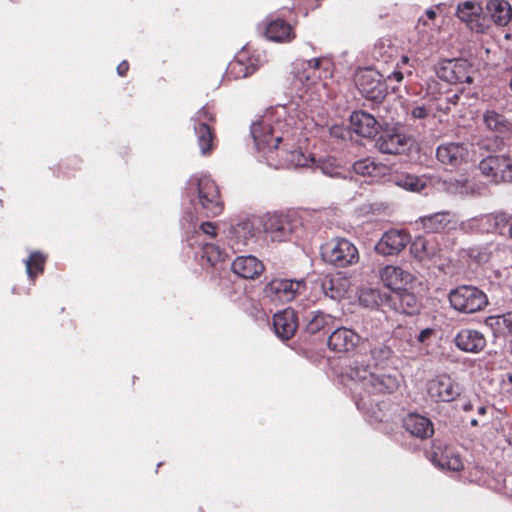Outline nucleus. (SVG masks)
Masks as SVG:
<instances>
[{
	"label": "nucleus",
	"instance_id": "1",
	"mask_svg": "<svg viewBox=\"0 0 512 512\" xmlns=\"http://www.w3.org/2000/svg\"><path fill=\"white\" fill-rule=\"evenodd\" d=\"M303 130V119L295 109L286 106L268 109L250 129L258 151L276 152V168H310L314 167L316 159L302 150L307 142Z\"/></svg>",
	"mask_w": 512,
	"mask_h": 512
},
{
	"label": "nucleus",
	"instance_id": "2",
	"mask_svg": "<svg viewBox=\"0 0 512 512\" xmlns=\"http://www.w3.org/2000/svg\"><path fill=\"white\" fill-rule=\"evenodd\" d=\"M293 85L298 96L311 111L323 107L332 97L330 88V62L322 58L297 60L293 67Z\"/></svg>",
	"mask_w": 512,
	"mask_h": 512
},
{
	"label": "nucleus",
	"instance_id": "3",
	"mask_svg": "<svg viewBox=\"0 0 512 512\" xmlns=\"http://www.w3.org/2000/svg\"><path fill=\"white\" fill-rule=\"evenodd\" d=\"M186 194L196 212L200 211L206 216H216L222 211V201L219 188L215 181L206 174L192 175L186 185Z\"/></svg>",
	"mask_w": 512,
	"mask_h": 512
},
{
	"label": "nucleus",
	"instance_id": "4",
	"mask_svg": "<svg viewBox=\"0 0 512 512\" xmlns=\"http://www.w3.org/2000/svg\"><path fill=\"white\" fill-rule=\"evenodd\" d=\"M349 378L360 386L368 395L393 393L399 387V380L394 375H376L365 364L362 356H357L348 372Z\"/></svg>",
	"mask_w": 512,
	"mask_h": 512
},
{
	"label": "nucleus",
	"instance_id": "5",
	"mask_svg": "<svg viewBox=\"0 0 512 512\" xmlns=\"http://www.w3.org/2000/svg\"><path fill=\"white\" fill-rule=\"evenodd\" d=\"M451 307L466 314L482 311L488 305L487 295L476 286L460 285L448 294Z\"/></svg>",
	"mask_w": 512,
	"mask_h": 512
},
{
	"label": "nucleus",
	"instance_id": "6",
	"mask_svg": "<svg viewBox=\"0 0 512 512\" xmlns=\"http://www.w3.org/2000/svg\"><path fill=\"white\" fill-rule=\"evenodd\" d=\"M300 226V220L295 213L267 214L263 221V229L266 236L272 242H285Z\"/></svg>",
	"mask_w": 512,
	"mask_h": 512
},
{
	"label": "nucleus",
	"instance_id": "7",
	"mask_svg": "<svg viewBox=\"0 0 512 512\" xmlns=\"http://www.w3.org/2000/svg\"><path fill=\"white\" fill-rule=\"evenodd\" d=\"M321 255L325 262L336 267H347L359 260L356 246L347 239L334 238L321 247Z\"/></svg>",
	"mask_w": 512,
	"mask_h": 512
},
{
	"label": "nucleus",
	"instance_id": "8",
	"mask_svg": "<svg viewBox=\"0 0 512 512\" xmlns=\"http://www.w3.org/2000/svg\"><path fill=\"white\" fill-rule=\"evenodd\" d=\"M510 222V217L504 212L482 214L464 220L460 229L465 233H493L504 235Z\"/></svg>",
	"mask_w": 512,
	"mask_h": 512
},
{
	"label": "nucleus",
	"instance_id": "9",
	"mask_svg": "<svg viewBox=\"0 0 512 512\" xmlns=\"http://www.w3.org/2000/svg\"><path fill=\"white\" fill-rule=\"evenodd\" d=\"M194 132L201 155H210L214 149V135L208 122L214 121V114L205 105L192 117Z\"/></svg>",
	"mask_w": 512,
	"mask_h": 512
},
{
	"label": "nucleus",
	"instance_id": "10",
	"mask_svg": "<svg viewBox=\"0 0 512 512\" xmlns=\"http://www.w3.org/2000/svg\"><path fill=\"white\" fill-rule=\"evenodd\" d=\"M355 83L360 93L367 99L381 101L386 96L388 85L382 81V75L374 69L359 70L355 75Z\"/></svg>",
	"mask_w": 512,
	"mask_h": 512
},
{
	"label": "nucleus",
	"instance_id": "11",
	"mask_svg": "<svg viewBox=\"0 0 512 512\" xmlns=\"http://www.w3.org/2000/svg\"><path fill=\"white\" fill-rule=\"evenodd\" d=\"M258 233L259 228L256 219H243L227 229L226 239L233 252H237L254 242Z\"/></svg>",
	"mask_w": 512,
	"mask_h": 512
},
{
	"label": "nucleus",
	"instance_id": "12",
	"mask_svg": "<svg viewBox=\"0 0 512 512\" xmlns=\"http://www.w3.org/2000/svg\"><path fill=\"white\" fill-rule=\"evenodd\" d=\"M479 170L495 184L512 183V159L509 156H489L479 163Z\"/></svg>",
	"mask_w": 512,
	"mask_h": 512
},
{
	"label": "nucleus",
	"instance_id": "13",
	"mask_svg": "<svg viewBox=\"0 0 512 512\" xmlns=\"http://www.w3.org/2000/svg\"><path fill=\"white\" fill-rule=\"evenodd\" d=\"M305 288L304 281L273 279L264 288L265 297L271 302L285 304L292 301Z\"/></svg>",
	"mask_w": 512,
	"mask_h": 512
},
{
	"label": "nucleus",
	"instance_id": "14",
	"mask_svg": "<svg viewBox=\"0 0 512 512\" xmlns=\"http://www.w3.org/2000/svg\"><path fill=\"white\" fill-rule=\"evenodd\" d=\"M412 146L411 138L397 128L383 130L375 141L376 149L382 154L399 155Z\"/></svg>",
	"mask_w": 512,
	"mask_h": 512
},
{
	"label": "nucleus",
	"instance_id": "15",
	"mask_svg": "<svg viewBox=\"0 0 512 512\" xmlns=\"http://www.w3.org/2000/svg\"><path fill=\"white\" fill-rule=\"evenodd\" d=\"M426 389L429 398L436 403L452 402L462 392L460 385L447 374H441L429 380Z\"/></svg>",
	"mask_w": 512,
	"mask_h": 512
},
{
	"label": "nucleus",
	"instance_id": "16",
	"mask_svg": "<svg viewBox=\"0 0 512 512\" xmlns=\"http://www.w3.org/2000/svg\"><path fill=\"white\" fill-rule=\"evenodd\" d=\"M194 215L187 213L183 217L182 227L186 234L188 245L195 248L202 245L217 235L216 226L213 222H202L198 227L194 223Z\"/></svg>",
	"mask_w": 512,
	"mask_h": 512
},
{
	"label": "nucleus",
	"instance_id": "17",
	"mask_svg": "<svg viewBox=\"0 0 512 512\" xmlns=\"http://www.w3.org/2000/svg\"><path fill=\"white\" fill-rule=\"evenodd\" d=\"M471 73L472 68L465 60H444L436 69V74L441 80L452 84H471L473 82Z\"/></svg>",
	"mask_w": 512,
	"mask_h": 512
},
{
	"label": "nucleus",
	"instance_id": "18",
	"mask_svg": "<svg viewBox=\"0 0 512 512\" xmlns=\"http://www.w3.org/2000/svg\"><path fill=\"white\" fill-rule=\"evenodd\" d=\"M410 235L404 230L386 231L375 245V251L383 256L399 254L410 242Z\"/></svg>",
	"mask_w": 512,
	"mask_h": 512
},
{
	"label": "nucleus",
	"instance_id": "19",
	"mask_svg": "<svg viewBox=\"0 0 512 512\" xmlns=\"http://www.w3.org/2000/svg\"><path fill=\"white\" fill-rule=\"evenodd\" d=\"M260 66V57L255 55L249 56L248 51L244 48L229 63L226 73L235 79L246 78L252 75Z\"/></svg>",
	"mask_w": 512,
	"mask_h": 512
},
{
	"label": "nucleus",
	"instance_id": "20",
	"mask_svg": "<svg viewBox=\"0 0 512 512\" xmlns=\"http://www.w3.org/2000/svg\"><path fill=\"white\" fill-rule=\"evenodd\" d=\"M361 336L346 327H336L328 337V346L335 352H350L359 344Z\"/></svg>",
	"mask_w": 512,
	"mask_h": 512
},
{
	"label": "nucleus",
	"instance_id": "21",
	"mask_svg": "<svg viewBox=\"0 0 512 512\" xmlns=\"http://www.w3.org/2000/svg\"><path fill=\"white\" fill-rule=\"evenodd\" d=\"M483 9L481 5L473 0L459 3L456 10L457 17L467 23L471 30L476 32H483L485 24L482 23Z\"/></svg>",
	"mask_w": 512,
	"mask_h": 512
},
{
	"label": "nucleus",
	"instance_id": "22",
	"mask_svg": "<svg viewBox=\"0 0 512 512\" xmlns=\"http://www.w3.org/2000/svg\"><path fill=\"white\" fill-rule=\"evenodd\" d=\"M273 327L275 334L282 340L292 338L298 327V319L295 311L286 308L274 314Z\"/></svg>",
	"mask_w": 512,
	"mask_h": 512
},
{
	"label": "nucleus",
	"instance_id": "23",
	"mask_svg": "<svg viewBox=\"0 0 512 512\" xmlns=\"http://www.w3.org/2000/svg\"><path fill=\"white\" fill-rule=\"evenodd\" d=\"M379 276L384 285L390 288L392 292L401 290L411 284L414 279L411 273L392 265L380 269Z\"/></svg>",
	"mask_w": 512,
	"mask_h": 512
},
{
	"label": "nucleus",
	"instance_id": "24",
	"mask_svg": "<svg viewBox=\"0 0 512 512\" xmlns=\"http://www.w3.org/2000/svg\"><path fill=\"white\" fill-rule=\"evenodd\" d=\"M458 349L468 353H478L486 346L484 335L478 330L461 329L454 338Z\"/></svg>",
	"mask_w": 512,
	"mask_h": 512
},
{
	"label": "nucleus",
	"instance_id": "25",
	"mask_svg": "<svg viewBox=\"0 0 512 512\" xmlns=\"http://www.w3.org/2000/svg\"><path fill=\"white\" fill-rule=\"evenodd\" d=\"M321 290L326 297L333 300H341L350 289L349 278L341 274L327 275L320 279Z\"/></svg>",
	"mask_w": 512,
	"mask_h": 512
},
{
	"label": "nucleus",
	"instance_id": "26",
	"mask_svg": "<svg viewBox=\"0 0 512 512\" xmlns=\"http://www.w3.org/2000/svg\"><path fill=\"white\" fill-rule=\"evenodd\" d=\"M440 251L436 236H418L410 246L412 256L420 261L436 257Z\"/></svg>",
	"mask_w": 512,
	"mask_h": 512
},
{
	"label": "nucleus",
	"instance_id": "27",
	"mask_svg": "<svg viewBox=\"0 0 512 512\" xmlns=\"http://www.w3.org/2000/svg\"><path fill=\"white\" fill-rule=\"evenodd\" d=\"M403 427L412 436L426 439L433 435L434 428L431 420L417 413H410L403 419Z\"/></svg>",
	"mask_w": 512,
	"mask_h": 512
},
{
	"label": "nucleus",
	"instance_id": "28",
	"mask_svg": "<svg viewBox=\"0 0 512 512\" xmlns=\"http://www.w3.org/2000/svg\"><path fill=\"white\" fill-rule=\"evenodd\" d=\"M232 271L245 279H254L264 270L263 263L255 256H238L231 264Z\"/></svg>",
	"mask_w": 512,
	"mask_h": 512
},
{
	"label": "nucleus",
	"instance_id": "29",
	"mask_svg": "<svg viewBox=\"0 0 512 512\" xmlns=\"http://www.w3.org/2000/svg\"><path fill=\"white\" fill-rule=\"evenodd\" d=\"M351 129L358 135L370 138L378 132V123L369 113L364 111H355L350 116Z\"/></svg>",
	"mask_w": 512,
	"mask_h": 512
},
{
	"label": "nucleus",
	"instance_id": "30",
	"mask_svg": "<svg viewBox=\"0 0 512 512\" xmlns=\"http://www.w3.org/2000/svg\"><path fill=\"white\" fill-rule=\"evenodd\" d=\"M305 329L310 334H315L324 329L335 327L336 318L320 310L306 312L302 315Z\"/></svg>",
	"mask_w": 512,
	"mask_h": 512
},
{
	"label": "nucleus",
	"instance_id": "31",
	"mask_svg": "<svg viewBox=\"0 0 512 512\" xmlns=\"http://www.w3.org/2000/svg\"><path fill=\"white\" fill-rule=\"evenodd\" d=\"M264 34L268 40L278 43L290 42L295 37L292 26L283 19L268 21Z\"/></svg>",
	"mask_w": 512,
	"mask_h": 512
},
{
	"label": "nucleus",
	"instance_id": "32",
	"mask_svg": "<svg viewBox=\"0 0 512 512\" xmlns=\"http://www.w3.org/2000/svg\"><path fill=\"white\" fill-rule=\"evenodd\" d=\"M467 148L460 143H447L440 145L436 150L437 159L443 164L459 165L467 156Z\"/></svg>",
	"mask_w": 512,
	"mask_h": 512
},
{
	"label": "nucleus",
	"instance_id": "33",
	"mask_svg": "<svg viewBox=\"0 0 512 512\" xmlns=\"http://www.w3.org/2000/svg\"><path fill=\"white\" fill-rule=\"evenodd\" d=\"M396 311L403 314H414L419 309L417 297L407 290V286L401 290L392 292L389 298Z\"/></svg>",
	"mask_w": 512,
	"mask_h": 512
},
{
	"label": "nucleus",
	"instance_id": "34",
	"mask_svg": "<svg viewBox=\"0 0 512 512\" xmlns=\"http://www.w3.org/2000/svg\"><path fill=\"white\" fill-rule=\"evenodd\" d=\"M486 10L498 26H506L512 18V8L506 0H488Z\"/></svg>",
	"mask_w": 512,
	"mask_h": 512
},
{
	"label": "nucleus",
	"instance_id": "35",
	"mask_svg": "<svg viewBox=\"0 0 512 512\" xmlns=\"http://www.w3.org/2000/svg\"><path fill=\"white\" fill-rule=\"evenodd\" d=\"M425 232L429 234L441 233L452 223V216L449 212H437L419 218Z\"/></svg>",
	"mask_w": 512,
	"mask_h": 512
},
{
	"label": "nucleus",
	"instance_id": "36",
	"mask_svg": "<svg viewBox=\"0 0 512 512\" xmlns=\"http://www.w3.org/2000/svg\"><path fill=\"white\" fill-rule=\"evenodd\" d=\"M370 358L374 367L385 368L394 363L396 353L392 345L377 343L370 348Z\"/></svg>",
	"mask_w": 512,
	"mask_h": 512
},
{
	"label": "nucleus",
	"instance_id": "37",
	"mask_svg": "<svg viewBox=\"0 0 512 512\" xmlns=\"http://www.w3.org/2000/svg\"><path fill=\"white\" fill-rule=\"evenodd\" d=\"M434 461L442 469L459 471L463 468V462L460 458V455L448 447H446L440 453L435 452Z\"/></svg>",
	"mask_w": 512,
	"mask_h": 512
},
{
	"label": "nucleus",
	"instance_id": "38",
	"mask_svg": "<svg viewBox=\"0 0 512 512\" xmlns=\"http://www.w3.org/2000/svg\"><path fill=\"white\" fill-rule=\"evenodd\" d=\"M483 120L487 128L495 132H507L512 128V123L504 115L494 110L486 111L483 115Z\"/></svg>",
	"mask_w": 512,
	"mask_h": 512
},
{
	"label": "nucleus",
	"instance_id": "39",
	"mask_svg": "<svg viewBox=\"0 0 512 512\" xmlns=\"http://www.w3.org/2000/svg\"><path fill=\"white\" fill-rule=\"evenodd\" d=\"M196 247L201 248L202 258L206 259L208 265L212 267H216L228 258V254L215 244L206 242L202 245H197Z\"/></svg>",
	"mask_w": 512,
	"mask_h": 512
},
{
	"label": "nucleus",
	"instance_id": "40",
	"mask_svg": "<svg viewBox=\"0 0 512 512\" xmlns=\"http://www.w3.org/2000/svg\"><path fill=\"white\" fill-rule=\"evenodd\" d=\"M397 186L412 192H419L426 186V180L413 174H399L395 177Z\"/></svg>",
	"mask_w": 512,
	"mask_h": 512
},
{
	"label": "nucleus",
	"instance_id": "41",
	"mask_svg": "<svg viewBox=\"0 0 512 512\" xmlns=\"http://www.w3.org/2000/svg\"><path fill=\"white\" fill-rule=\"evenodd\" d=\"M45 261V255L38 251L32 252L29 257L24 260L27 275L31 280L43 272Z\"/></svg>",
	"mask_w": 512,
	"mask_h": 512
},
{
	"label": "nucleus",
	"instance_id": "42",
	"mask_svg": "<svg viewBox=\"0 0 512 512\" xmlns=\"http://www.w3.org/2000/svg\"><path fill=\"white\" fill-rule=\"evenodd\" d=\"M412 339L413 334L411 329L398 327L393 333L392 342L395 346L396 342L399 341L397 351L403 353L408 351L411 347Z\"/></svg>",
	"mask_w": 512,
	"mask_h": 512
},
{
	"label": "nucleus",
	"instance_id": "43",
	"mask_svg": "<svg viewBox=\"0 0 512 512\" xmlns=\"http://www.w3.org/2000/svg\"><path fill=\"white\" fill-rule=\"evenodd\" d=\"M379 165L376 164L371 158L360 159L353 164L355 173L362 176H376V171Z\"/></svg>",
	"mask_w": 512,
	"mask_h": 512
},
{
	"label": "nucleus",
	"instance_id": "44",
	"mask_svg": "<svg viewBox=\"0 0 512 512\" xmlns=\"http://www.w3.org/2000/svg\"><path fill=\"white\" fill-rule=\"evenodd\" d=\"M314 169H320L323 174L331 177H336L340 174L338 167L335 166L330 160H316Z\"/></svg>",
	"mask_w": 512,
	"mask_h": 512
},
{
	"label": "nucleus",
	"instance_id": "45",
	"mask_svg": "<svg viewBox=\"0 0 512 512\" xmlns=\"http://www.w3.org/2000/svg\"><path fill=\"white\" fill-rule=\"evenodd\" d=\"M440 5L435 7H431L425 11V15L421 16L418 19V24L423 26H430V22L434 21L437 16V9H439Z\"/></svg>",
	"mask_w": 512,
	"mask_h": 512
},
{
	"label": "nucleus",
	"instance_id": "46",
	"mask_svg": "<svg viewBox=\"0 0 512 512\" xmlns=\"http://www.w3.org/2000/svg\"><path fill=\"white\" fill-rule=\"evenodd\" d=\"M378 297L379 293L376 290L370 289L363 291L359 298L362 303L368 306L369 304H377Z\"/></svg>",
	"mask_w": 512,
	"mask_h": 512
},
{
	"label": "nucleus",
	"instance_id": "47",
	"mask_svg": "<svg viewBox=\"0 0 512 512\" xmlns=\"http://www.w3.org/2000/svg\"><path fill=\"white\" fill-rule=\"evenodd\" d=\"M498 325H501L507 332L512 333V312L498 318Z\"/></svg>",
	"mask_w": 512,
	"mask_h": 512
},
{
	"label": "nucleus",
	"instance_id": "48",
	"mask_svg": "<svg viewBox=\"0 0 512 512\" xmlns=\"http://www.w3.org/2000/svg\"><path fill=\"white\" fill-rule=\"evenodd\" d=\"M404 71H402L401 69H396L395 71H393L392 73H390L388 76H387V79H386V83L387 85L388 84H391L392 82H401L403 79H404Z\"/></svg>",
	"mask_w": 512,
	"mask_h": 512
},
{
	"label": "nucleus",
	"instance_id": "49",
	"mask_svg": "<svg viewBox=\"0 0 512 512\" xmlns=\"http://www.w3.org/2000/svg\"><path fill=\"white\" fill-rule=\"evenodd\" d=\"M411 115L415 119H424L428 116V111L424 106H415L411 110Z\"/></svg>",
	"mask_w": 512,
	"mask_h": 512
},
{
	"label": "nucleus",
	"instance_id": "50",
	"mask_svg": "<svg viewBox=\"0 0 512 512\" xmlns=\"http://www.w3.org/2000/svg\"><path fill=\"white\" fill-rule=\"evenodd\" d=\"M355 403L359 410H366L369 408V406L372 405V401L366 400L365 396H363L361 393H359V397L356 398Z\"/></svg>",
	"mask_w": 512,
	"mask_h": 512
},
{
	"label": "nucleus",
	"instance_id": "51",
	"mask_svg": "<svg viewBox=\"0 0 512 512\" xmlns=\"http://www.w3.org/2000/svg\"><path fill=\"white\" fill-rule=\"evenodd\" d=\"M433 333V330L430 329V328H426V329H423L420 331V333L418 334L417 336V340L420 342V343H424L426 341V339L428 337L431 336V334Z\"/></svg>",
	"mask_w": 512,
	"mask_h": 512
},
{
	"label": "nucleus",
	"instance_id": "52",
	"mask_svg": "<svg viewBox=\"0 0 512 512\" xmlns=\"http://www.w3.org/2000/svg\"><path fill=\"white\" fill-rule=\"evenodd\" d=\"M459 99H460V96L458 93H453L451 95H447L444 98L446 103L449 104L450 106H455L458 103Z\"/></svg>",
	"mask_w": 512,
	"mask_h": 512
},
{
	"label": "nucleus",
	"instance_id": "53",
	"mask_svg": "<svg viewBox=\"0 0 512 512\" xmlns=\"http://www.w3.org/2000/svg\"><path fill=\"white\" fill-rule=\"evenodd\" d=\"M129 69V64L127 61H122L118 66H117V73L119 76H124L127 71Z\"/></svg>",
	"mask_w": 512,
	"mask_h": 512
},
{
	"label": "nucleus",
	"instance_id": "54",
	"mask_svg": "<svg viewBox=\"0 0 512 512\" xmlns=\"http://www.w3.org/2000/svg\"><path fill=\"white\" fill-rule=\"evenodd\" d=\"M438 109L443 112H448L451 109V106L446 103V101L443 99H440L438 102Z\"/></svg>",
	"mask_w": 512,
	"mask_h": 512
},
{
	"label": "nucleus",
	"instance_id": "55",
	"mask_svg": "<svg viewBox=\"0 0 512 512\" xmlns=\"http://www.w3.org/2000/svg\"><path fill=\"white\" fill-rule=\"evenodd\" d=\"M409 63L408 56H402L401 60L397 63V68L402 69L404 65H407Z\"/></svg>",
	"mask_w": 512,
	"mask_h": 512
},
{
	"label": "nucleus",
	"instance_id": "56",
	"mask_svg": "<svg viewBox=\"0 0 512 512\" xmlns=\"http://www.w3.org/2000/svg\"><path fill=\"white\" fill-rule=\"evenodd\" d=\"M486 412H487L486 406L480 405V406L477 407V414L478 415L483 416V415L486 414Z\"/></svg>",
	"mask_w": 512,
	"mask_h": 512
},
{
	"label": "nucleus",
	"instance_id": "57",
	"mask_svg": "<svg viewBox=\"0 0 512 512\" xmlns=\"http://www.w3.org/2000/svg\"><path fill=\"white\" fill-rule=\"evenodd\" d=\"M462 409L464 411H470L473 409V403L472 402H467L463 405Z\"/></svg>",
	"mask_w": 512,
	"mask_h": 512
},
{
	"label": "nucleus",
	"instance_id": "58",
	"mask_svg": "<svg viewBox=\"0 0 512 512\" xmlns=\"http://www.w3.org/2000/svg\"><path fill=\"white\" fill-rule=\"evenodd\" d=\"M506 378L503 380L504 383H506V381H508L509 384H512V372L511 373H507Z\"/></svg>",
	"mask_w": 512,
	"mask_h": 512
},
{
	"label": "nucleus",
	"instance_id": "59",
	"mask_svg": "<svg viewBox=\"0 0 512 512\" xmlns=\"http://www.w3.org/2000/svg\"><path fill=\"white\" fill-rule=\"evenodd\" d=\"M470 424H471L472 426H478L479 422H478V420H477L476 418H472V419L470 420Z\"/></svg>",
	"mask_w": 512,
	"mask_h": 512
},
{
	"label": "nucleus",
	"instance_id": "60",
	"mask_svg": "<svg viewBox=\"0 0 512 512\" xmlns=\"http://www.w3.org/2000/svg\"><path fill=\"white\" fill-rule=\"evenodd\" d=\"M508 226H509L508 232H509L510 237L512 238V224L509 223Z\"/></svg>",
	"mask_w": 512,
	"mask_h": 512
},
{
	"label": "nucleus",
	"instance_id": "61",
	"mask_svg": "<svg viewBox=\"0 0 512 512\" xmlns=\"http://www.w3.org/2000/svg\"><path fill=\"white\" fill-rule=\"evenodd\" d=\"M509 87L512 90V76H511V79H510V82H509Z\"/></svg>",
	"mask_w": 512,
	"mask_h": 512
},
{
	"label": "nucleus",
	"instance_id": "62",
	"mask_svg": "<svg viewBox=\"0 0 512 512\" xmlns=\"http://www.w3.org/2000/svg\"><path fill=\"white\" fill-rule=\"evenodd\" d=\"M509 271V274L512 276V265L510 266Z\"/></svg>",
	"mask_w": 512,
	"mask_h": 512
},
{
	"label": "nucleus",
	"instance_id": "63",
	"mask_svg": "<svg viewBox=\"0 0 512 512\" xmlns=\"http://www.w3.org/2000/svg\"><path fill=\"white\" fill-rule=\"evenodd\" d=\"M510 442L512 443V435H511V439H510Z\"/></svg>",
	"mask_w": 512,
	"mask_h": 512
}]
</instances>
